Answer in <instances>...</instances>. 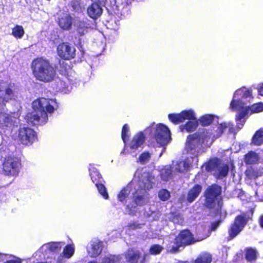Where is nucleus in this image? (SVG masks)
<instances>
[{
    "label": "nucleus",
    "instance_id": "obj_43",
    "mask_svg": "<svg viewBox=\"0 0 263 263\" xmlns=\"http://www.w3.org/2000/svg\"><path fill=\"white\" fill-rule=\"evenodd\" d=\"M172 221L174 223H178L179 224H181L183 223V219L180 215L175 216L173 218Z\"/></svg>",
    "mask_w": 263,
    "mask_h": 263
},
{
    "label": "nucleus",
    "instance_id": "obj_27",
    "mask_svg": "<svg viewBox=\"0 0 263 263\" xmlns=\"http://www.w3.org/2000/svg\"><path fill=\"white\" fill-rule=\"evenodd\" d=\"M251 143L255 145L263 144V129H260L255 132L252 137Z\"/></svg>",
    "mask_w": 263,
    "mask_h": 263
},
{
    "label": "nucleus",
    "instance_id": "obj_26",
    "mask_svg": "<svg viewBox=\"0 0 263 263\" xmlns=\"http://www.w3.org/2000/svg\"><path fill=\"white\" fill-rule=\"evenodd\" d=\"M59 24L63 29L68 30L71 26V18L68 15H65L59 19Z\"/></svg>",
    "mask_w": 263,
    "mask_h": 263
},
{
    "label": "nucleus",
    "instance_id": "obj_40",
    "mask_svg": "<svg viewBox=\"0 0 263 263\" xmlns=\"http://www.w3.org/2000/svg\"><path fill=\"white\" fill-rule=\"evenodd\" d=\"M129 128L127 124H125L122 130V138L124 143L126 142V140L127 139L129 136Z\"/></svg>",
    "mask_w": 263,
    "mask_h": 263
},
{
    "label": "nucleus",
    "instance_id": "obj_7",
    "mask_svg": "<svg viewBox=\"0 0 263 263\" xmlns=\"http://www.w3.org/2000/svg\"><path fill=\"white\" fill-rule=\"evenodd\" d=\"M151 128H152L154 130L153 135L156 142V146H162L167 144L170 142L171 139L170 131L166 126L162 124L157 125L153 124L146 130L148 131Z\"/></svg>",
    "mask_w": 263,
    "mask_h": 263
},
{
    "label": "nucleus",
    "instance_id": "obj_36",
    "mask_svg": "<svg viewBox=\"0 0 263 263\" xmlns=\"http://www.w3.org/2000/svg\"><path fill=\"white\" fill-rule=\"evenodd\" d=\"M263 174V172H258L252 168H248L246 171V175L250 179H255Z\"/></svg>",
    "mask_w": 263,
    "mask_h": 263
},
{
    "label": "nucleus",
    "instance_id": "obj_30",
    "mask_svg": "<svg viewBox=\"0 0 263 263\" xmlns=\"http://www.w3.org/2000/svg\"><path fill=\"white\" fill-rule=\"evenodd\" d=\"M74 246L73 243L67 245L63 249V255L65 258H70L74 254Z\"/></svg>",
    "mask_w": 263,
    "mask_h": 263
},
{
    "label": "nucleus",
    "instance_id": "obj_37",
    "mask_svg": "<svg viewBox=\"0 0 263 263\" xmlns=\"http://www.w3.org/2000/svg\"><path fill=\"white\" fill-rule=\"evenodd\" d=\"M96 185L98 190L99 193L103 196L104 199H107L108 198V195L104 185L102 184H98V182L96 183Z\"/></svg>",
    "mask_w": 263,
    "mask_h": 263
},
{
    "label": "nucleus",
    "instance_id": "obj_22",
    "mask_svg": "<svg viewBox=\"0 0 263 263\" xmlns=\"http://www.w3.org/2000/svg\"><path fill=\"white\" fill-rule=\"evenodd\" d=\"M198 125V121L196 119H192L187 122L185 124L181 125L180 129L181 132H192L196 129Z\"/></svg>",
    "mask_w": 263,
    "mask_h": 263
},
{
    "label": "nucleus",
    "instance_id": "obj_11",
    "mask_svg": "<svg viewBox=\"0 0 263 263\" xmlns=\"http://www.w3.org/2000/svg\"><path fill=\"white\" fill-rule=\"evenodd\" d=\"M20 116V114L18 111L12 112L11 114L1 113L0 129L4 130L17 123Z\"/></svg>",
    "mask_w": 263,
    "mask_h": 263
},
{
    "label": "nucleus",
    "instance_id": "obj_47",
    "mask_svg": "<svg viewBox=\"0 0 263 263\" xmlns=\"http://www.w3.org/2000/svg\"><path fill=\"white\" fill-rule=\"evenodd\" d=\"M258 92L259 95L263 96V83L260 84L258 87Z\"/></svg>",
    "mask_w": 263,
    "mask_h": 263
},
{
    "label": "nucleus",
    "instance_id": "obj_33",
    "mask_svg": "<svg viewBox=\"0 0 263 263\" xmlns=\"http://www.w3.org/2000/svg\"><path fill=\"white\" fill-rule=\"evenodd\" d=\"M121 260L120 256L109 255L105 256L102 263H120Z\"/></svg>",
    "mask_w": 263,
    "mask_h": 263
},
{
    "label": "nucleus",
    "instance_id": "obj_12",
    "mask_svg": "<svg viewBox=\"0 0 263 263\" xmlns=\"http://www.w3.org/2000/svg\"><path fill=\"white\" fill-rule=\"evenodd\" d=\"M196 115L192 109L185 110L179 114H172L168 115L170 120L175 124L184 122L185 120L195 119Z\"/></svg>",
    "mask_w": 263,
    "mask_h": 263
},
{
    "label": "nucleus",
    "instance_id": "obj_39",
    "mask_svg": "<svg viewBox=\"0 0 263 263\" xmlns=\"http://www.w3.org/2000/svg\"><path fill=\"white\" fill-rule=\"evenodd\" d=\"M163 248L158 245H154L149 249V252L152 255H157L162 251Z\"/></svg>",
    "mask_w": 263,
    "mask_h": 263
},
{
    "label": "nucleus",
    "instance_id": "obj_46",
    "mask_svg": "<svg viewBox=\"0 0 263 263\" xmlns=\"http://www.w3.org/2000/svg\"><path fill=\"white\" fill-rule=\"evenodd\" d=\"M4 263H22V261L20 258H16L15 259L10 260Z\"/></svg>",
    "mask_w": 263,
    "mask_h": 263
},
{
    "label": "nucleus",
    "instance_id": "obj_31",
    "mask_svg": "<svg viewBox=\"0 0 263 263\" xmlns=\"http://www.w3.org/2000/svg\"><path fill=\"white\" fill-rule=\"evenodd\" d=\"M212 256L209 253H205L201 254L195 261L194 263H210Z\"/></svg>",
    "mask_w": 263,
    "mask_h": 263
},
{
    "label": "nucleus",
    "instance_id": "obj_19",
    "mask_svg": "<svg viewBox=\"0 0 263 263\" xmlns=\"http://www.w3.org/2000/svg\"><path fill=\"white\" fill-rule=\"evenodd\" d=\"M213 161H210L208 165V168L209 171L213 172L214 175L218 178H222L227 176L229 167L226 164H219L213 167Z\"/></svg>",
    "mask_w": 263,
    "mask_h": 263
},
{
    "label": "nucleus",
    "instance_id": "obj_17",
    "mask_svg": "<svg viewBox=\"0 0 263 263\" xmlns=\"http://www.w3.org/2000/svg\"><path fill=\"white\" fill-rule=\"evenodd\" d=\"M11 85L6 82H0V101H8L14 96Z\"/></svg>",
    "mask_w": 263,
    "mask_h": 263
},
{
    "label": "nucleus",
    "instance_id": "obj_25",
    "mask_svg": "<svg viewBox=\"0 0 263 263\" xmlns=\"http://www.w3.org/2000/svg\"><path fill=\"white\" fill-rule=\"evenodd\" d=\"M191 162L187 158L185 161L177 162L175 165V170L178 172H183L187 171L191 165Z\"/></svg>",
    "mask_w": 263,
    "mask_h": 263
},
{
    "label": "nucleus",
    "instance_id": "obj_21",
    "mask_svg": "<svg viewBox=\"0 0 263 263\" xmlns=\"http://www.w3.org/2000/svg\"><path fill=\"white\" fill-rule=\"evenodd\" d=\"M260 157L259 155L254 151H250L246 154L243 158L244 162L247 164H253L259 162Z\"/></svg>",
    "mask_w": 263,
    "mask_h": 263
},
{
    "label": "nucleus",
    "instance_id": "obj_41",
    "mask_svg": "<svg viewBox=\"0 0 263 263\" xmlns=\"http://www.w3.org/2000/svg\"><path fill=\"white\" fill-rule=\"evenodd\" d=\"M151 158V154L148 152H144L141 154L139 157L138 161L141 163L147 162Z\"/></svg>",
    "mask_w": 263,
    "mask_h": 263
},
{
    "label": "nucleus",
    "instance_id": "obj_32",
    "mask_svg": "<svg viewBox=\"0 0 263 263\" xmlns=\"http://www.w3.org/2000/svg\"><path fill=\"white\" fill-rule=\"evenodd\" d=\"M257 257V252L255 249L248 248L246 250V258L248 261L256 260Z\"/></svg>",
    "mask_w": 263,
    "mask_h": 263
},
{
    "label": "nucleus",
    "instance_id": "obj_35",
    "mask_svg": "<svg viewBox=\"0 0 263 263\" xmlns=\"http://www.w3.org/2000/svg\"><path fill=\"white\" fill-rule=\"evenodd\" d=\"M215 117L211 115H205L199 119L200 124L203 126L209 125L214 120Z\"/></svg>",
    "mask_w": 263,
    "mask_h": 263
},
{
    "label": "nucleus",
    "instance_id": "obj_5",
    "mask_svg": "<svg viewBox=\"0 0 263 263\" xmlns=\"http://www.w3.org/2000/svg\"><path fill=\"white\" fill-rule=\"evenodd\" d=\"M31 69L36 79L44 82L53 81L56 74L55 69L52 64L42 58H37L32 62Z\"/></svg>",
    "mask_w": 263,
    "mask_h": 263
},
{
    "label": "nucleus",
    "instance_id": "obj_50",
    "mask_svg": "<svg viewBox=\"0 0 263 263\" xmlns=\"http://www.w3.org/2000/svg\"><path fill=\"white\" fill-rule=\"evenodd\" d=\"M64 262V257L60 256L58 257L57 260V263H63Z\"/></svg>",
    "mask_w": 263,
    "mask_h": 263
},
{
    "label": "nucleus",
    "instance_id": "obj_24",
    "mask_svg": "<svg viewBox=\"0 0 263 263\" xmlns=\"http://www.w3.org/2000/svg\"><path fill=\"white\" fill-rule=\"evenodd\" d=\"M140 253L138 251L128 250L125 254L126 261L131 263L137 262L139 258Z\"/></svg>",
    "mask_w": 263,
    "mask_h": 263
},
{
    "label": "nucleus",
    "instance_id": "obj_34",
    "mask_svg": "<svg viewBox=\"0 0 263 263\" xmlns=\"http://www.w3.org/2000/svg\"><path fill=\"white\" fill-rule=\"evenodd\" d=\"M173 171L170 166H166L161 172V176L163 180H168L172 176Z\"/></svg>",
    "mask_w": 263,
    "mask_h": 263
},
{
    "label": "nucleus",
    "instance_id": "obj_49",
    "mask_svg": "<svg viewBox=\"0 0 263 263\" xmlns=\"http://www.w3.org/2000/svg\"><path fill=\"white\" fill-rule=\"evenodd\" d=\"M258 222L260 226L263 228V215H261L258 219Z\"/></svg>",
    "mask_w": 263,
    "mask_h": 263
},
{
    "label": "nucleus",
    "instance_id": "obj_14",
    "mask_svg": "<svg viewBox=\"0 0 263 263\" xmlns=\"http://www.w3.org/2000/svg\"><path fill=\"white\" fill-rule=\"evenodd\" d=\"M103 248V242L98 239H94L88 243L86 249L89 256L96 257L101 254Z\"/></svg>",
    "mask_w": 263,
    "mask_h": 263
},
{
    "label": "nucleus",
    "instance_id": "obj_18",
    "mask_svg": "<svg viewBox=\"0 0 263 263\" xmlns=\"http://www.w3.org/2000/svg\"><path fill=\"white\" fill-rule=\"evenodd\" d=\"M145 141V136L142 132L136 134L129 142L128 146L130 153H134L136 151L140 148Z\"/></svg>",
    "mask_w": 263,
    "mask_h": 263
},
{
    "label": "nucleus",
    "instance_id": "obj_10",
    "mask_svg": "<svg viewBox=\"0 0 263 263\" xmlns=\"http://www.w3.org/2000/svg\"><path fill=\"white\" fill-rule=\"evenodd\" d=\"M16 137L18 140L23 144H29L32 143L36 139L35 132L29 127H21Z\"/></svg>",
    "mask_w": 263,
    "mask_h": 263
},
{
    "label": "nucleus",
    "instance_id": "obj_20",
    "mask_svg": "<svg viewBox=\"0 0 263 263\" xmlns=\"http://www.w3.org/2000/svg\"><path fill=\"white\" fill-rule=\"evenodd\" d=\"M87 11L90 17L97 19L101 15L102 9L98 3H95L88 7Z\"/></svg>",
    "mask_w": 263,
    "mask_h": 263
},
{
    "label": "nucleus",
    "instance_id": "obj_15",
    "mask_svg": "<svg viewBox=\"0 0 263 263\" xmlns=\"http://www.w3.org/2000/svg\"><path fill=\"white\" fill-rule=\"evenodd\" d=\"M65 245L64 242H51L43 245L39 250L38 252L42 253L45 255L50 253L59 252L63 246Z\"/></svg>",
    "mask_w": 263,
    "mask_h": 263
},
{
    "label": "nucleus",
    "instance_id": "obj_4",
    "mask_svg": "<svg viewBox=\"0 0 263 263\" xmlns=\"http://www.w3.org/2000/svg\"><path fill=\"white\" fill-rule=\"evenodd\" d=\"M32 107L34 111L28 113L26 120L29 124H42L46 123L48 120L46 111L53 112L58 107V104L55 100L42 98L32 102Z\"/></svg>",
    "mask_w": 263,
    "mask_h": 263
},
{
    "label": "nucleus",
    "instance_id": "obj_53",
    "mask_svg": "<svg viewBox=\"0 0 263 263\" xmlns=\"http://www.w3.org/2000/svg\"><path fill=\"white\" fill-rule=\"evenodd\" d=\"M89 263H97V262H96V261H91V262H89Z\"/></svg>",
    "mask_w": 263,
    "mask_h": 263
},
{
    "label": "nucleus",
    "instance_id": "obj_29",
    "mask_svg": "<svg viewBox=\"0 0 263 263\" xmlns=\"http://www.w3.org/2000/svg\"><path fill=\"white\" fill-rule=\"evenodd\" d=\"M12 35L17 39H22L24 34L25 31L23 26L21 25H16L12 29Z\"/></svg>",
    "mask_w": 263,
    "mask_h": 263
},
{
    "label": "nucleus",
    "instance_id": "obj_44",
    "mask_svg": "<svg viewBox=\"0 0 263 263\" xmlns=\"http://www.w3.org/2000/svg\"><path fill=\"white\" fill-rule=\"evenodd\" d=\"M86 30L85 25L84 23H80L79 25L78 26V30L79 33L81 34H84V31Z\"/></svg>",
    "mask_w": 263,
    "mask_h": 263
},
{
    "label": "nucleus",
    "instance_id": "obj_45",
    "mask_svg": "<svg viewBox=\"0 0 263 263\" xmlns=\"http://www.w3.org/2000/svg\"><path fill=\"white\" fill-rule=\"evenodd\" d=\"M140 226H141L140 224H138L136 222H133V223L129 224V227L130 229L134 230V229H136L137 228H140Z\"/></svg>",
    "mask_w": 263,
    "mask_h": 263
},
{
    "label": "nucleus",
    "instance_id": "obj_28",
    "mask_svg": "<svg viewBox=\"0 0 263 263\" xmlns=\"http://www.w3.org/2000/svg\"><path fill=\"white\" fill-rule=\"evenodd\" d=\"M89 175L93 182L97 183L101 178V175L98 170L93 164H90L89 167Z\"/></svg>",
    "mask_w": 263,
    "mask_h": 263
},
{
    "label": "nucleus",
    "instance_id": "obj_16",
    "mask_svg": "<svg viewBox=\"0 0 263 263\" xmlns=\"http://www.w3.org/2000/svg\"><path fill=\"white\" fill-rule=\"evenodd\" d=\"M57 51L58 55L65 60L73 58L75 53L74 48L66 43L60 44L58 47Z\"/></svg>",
    "mask_w": 263,
    "mask_h": 263
},
{
    "label": "nucleus",
    "instance_id": "obj_52",
    "mask_svg": "<svg viewBox=\"0 0 263 263\" xmlns=\"http://www.w3.org/2000/svg\"><path fill=\"white\" fill-rule=\"evenodd\" d=\"M152 214H153V213H152L151 214L147 213V216L148 217L151 216L152 215Z\"/></svg>",
    "mask_w": 263,
    "mask_h": 263
},
{
    "label": "nucleus",
    "instance_id": "obj_6",
    "mask_svg": "<svg viewBox=\"0 0 263 263\" xmlns=\"http://www.w3.org/2000/svg\"><path fill=\"white\" fill-rule=\"evenodd\" d=\"M221 192V187L219 185H213L209 187L205 193V206L216 211L220 209L222 206Z\"/></svg>",
    "mask_w": 263,
    "mask_h": 263
},
{
    "label": "nucleus",
    "instance_id": "obj_2",
    "mask_svg": "<svg viewBox=\"0 0 263 263\" xmlns=\"http://www.w3.org/2000/svg\"><path fill=\"white\" fill-rule=\"evenodd\" d=\"M252 99L251 91L246 87L238 89L234 93L230 107L233 111L237 112L236 121L239 129L242 128L246 116L263 111L262 103L254 104L251 106L247 105Z\"/></svg>",
    "mask_w": 263,
    "mask_h": 263
},
{
    "label": "nucleus",
    "instance_id": "obj_42",
    "mask_svg": "<svg viewBox=\"0 0 263 263\" xmlns=\"http://www.w3.org/2000/svg\"><path fill=\"white\" fill-rule=\"evenodd\" d=\"M116 3L118 5L121 4L123 7H125L131 4L132 0H116Z\"/></svg>",
    "mask_w": 263,
    "mask_h": 263
},
{
    "label": "nucleus",
    "instance_id": "obj_38",
    "mask_svg": "<svg viewBox=\"0 0 263 263\" xmlns=\"http://www.w3.org/2000/svg\"><path fill=\"white\" fill-rule=\"evenodd\" d=\"M158 197L161 200L166 201L169 199L170 194L167 190L165 189H162L159 192Z\"/></svg>",
    "mask_w": 263,
    "mask_h": 263
},
{
    "label": "nucleus",
    "instance_id": "obj_9",
    "mask_svg": "<svg viewBox=\"0 0 263 263\" xmlns=\"http://www.w3.org/2000/svg\"><path fill=\"white\" fill-rule=\"evenodd\" d=\"M3 166V171L6 175L16 176L18 173L21 163L17 158L9 157L5 159Z\"/></svg>",
    "mask_w": 263,
    "mask_h": 263
},
{
    "label": "nucleus",
    "instance_id": "obj_48",
    "mask_svg": "<svg viewBox=\"0 0 263 263\" xmlns=\"http://www.w3.org/2000/svg\"><path fill=\"white\" fill-rule=\"evenodd\" d=\"M219 224V222H216L213 223L212 224L211 230L212 231H215L217 229V228L218 227Z\"/></svg>",
    "mask_w": 263,
    "mask_h": 263
},
{
    "label": "nucleus",
    "instance_id": "obj_13",
    "mask_svg": "<svg viewBox=\"0 0 263 263\" xmlns=\"http://www.w3.org/2000/svg\"><path fill=\"white\" fill-rule=\"evenodd\" d=\"M247 223L245 216H238L235 218L234 223L231 226L229 233L231 239L236 237Z\"/></svg>",
    "mask_w": 263,
    "mask_h": 263
},
{
    "label": "nucleus",
    "instance_id": "obj_1",
    "mask_svg": "<svg viewBox=\"0 0 263 263\" xmlns=\"http://www.w3.org/2000/svg\"><path fill=\"white\" fill-rule=\"evenodd\" d=\"M154 180V176L149 173L141 170L136 172L133 180L118 195V200L123 202L126 201L133 189L134 190L133 201L126 206L127 213L136 215L140 207L148 202L149 194L144 190L152 188Z\"/></svg>",
    "mask_w": 263,
    "mask_h": 263
},
{
    "label": "nucleus",
    "instance_id": "obj_3",
    "mask_svg": "<svg viewBox=\"0 0 263 263\" xmlns=\"http://www.w3.org/2000/svg\"><path fill=\"white\" fill-rule=\"evenodd\" d=\"M232 124L230 123H222L214 127L204 130L199 135L195 134L187 137L186 149L187 153L196 157L199 153L202 144L210 146L213 141L219 137L227 128L231 132Z\"/></svg>",
    "mask_w": 263,
    "mask_h": 263
},
{
    "label": "nucleus",
    "instance_id": "obj_51",
    "mask_svg": "<svg viewBox=\"0 0 263 263\" xmlns=\"http://www.w3.org/2000/svg\"><path fill=\"white\" fill-rule=\"evenodd\" d=\"M6 255L0 253V261L4 260Z\"/></svg>",
    "mask_w": 263,
    "mask_h": 263
},
{
    "label": "nucleus",
    "instance_id": "obj_23",
    "mask_svg": "<svg viewBox=\"0 0 263 263\" xmlns=\"http://www.w3.org/2000/svg\"><path fill=\"white\" fill-rule=\"evenodd\" d=\"M202 190V187L200 185H195L192 189L190 190L187 195V200L192 202H193L199 195Z\"/></svg>",
    "mask_w": 263,
    "mask_h": 263
},
{
    "label": "nucleus",
    "instance_id": "obj_8",
    "mask_svg": "<svg viewBox=\"0 0 263 263\" xmlns=\"http://www.w3.org/2000/svg\"><path fill=\"white\" fill-rule=\"evenodd\" d=\"M206 237L207 236H205L195 240L193 238L192 235L189 231H182L175 239V243L177 246L175 247L173 246L172 248L169 249V251L172 253H175L178 251L179 247L189 245L196 241H201Z\"/></svg>",
    "mask_w": 263,
    "mask_h": 263
}]
</instances>
